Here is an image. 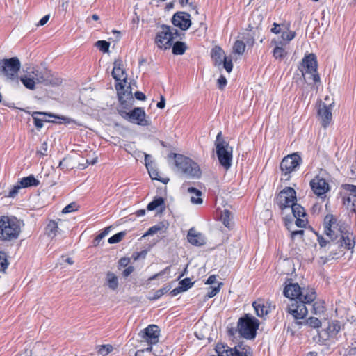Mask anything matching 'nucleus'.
<instances>
[{"mask_svg": "<svg viewBox=\"0 0 356 356\" xmlns=\"http://www.w3.org/2000/svg\"><path fill=\"white\" fill-rule=\"evenodd\" d=\"M23 223L12 216H0V238L3 241L17 239L21 232Z\"/></svg>", "mask_w": 356, "mask_h": 356, "instance_id": "1", "label": "nucleus"}, {"mask_svg": "<svg viewBox=\"0 0 356 356\" xmlns=\"http://www.w3.org/2000/svg\"><path fill=\"white\" fill-rule=\"evenodd\" d=\"M159 336L160 329L154 324L149 325L138 333L140 343H146L147 344V347L145 348L146 352H152L156 356L162 355V351L159 350L158 345Z\"/></svg>", "mask_w": 356, "mask_h": 356, "instance_id": "2", "label": "nucleus"}, {"mask_svg": "<svg viewBox=\"0 0 356 356\" xmlns=\"http://www.w3.org/2000/svg\"><path fill=\"white\" fill-rule=\"evenodd\" d=\"M175 165L177 170L192 179H199L202 171L199 165L191 159L182 154H175Z\"/></svg>", "mask_w": 356, "mask_h": 356, "instance_id": "3", "label": "nucleus"}, {"mask_svg": "<svg viewBox=\"0 0 356 356\" xmlns=\"http://www.w3.org/2000/svg\"><path fill=\"white\" fill-rule=\"evenodd\" d=\"M178 36L179 32L177 29L170 26L162 24L157 27L154 44L158 49L165 51L172 47L173 40Z\"/></svg>", "mask_w": 356, "mask_h": 356, "instance_id": "4", "label": "nucleus"}, {"mask_svg": "<svg viewBox=\"0 0 356 356\" xmlns=\"http://www.w3.org/2000/svg\"><path fill=\"white\" fill-rule=\"evenodd\" d=\"M215 145L220 165L225 170H229L232 166L233 149L221 138V132L218 134Z\"/></svg>", "mask_w": 356, "mask_h": 356, "instance_id": "5", "label": "nucleus"}, {"mask_svg": "<svg viewBox=\"0 0 356 356\" xmlns=\"http://www.w3.org/2000/svg\"><path fill=\"white\" fill-rule=\"evenodd\" d=\"M259 321L249 314H245L238 321V330L239 334L247 339H252L256 337L259 328Z\"/></svg>", "mask_w": 356, "mask_h": 356, "instance_id": "6", "label": "nucleus"}, {"mask_svg": "<svg viewBox=\"0 0 356 356\" xmlns=\"http://www.w3.org/2000/svg\"><path fill=\"white\" fill-rule=\"evenodd\" d=\"M21 63L17 57L0 60V75L6 77L9 81L17 80V73L20 70Z\"/></svg>", "mask_w": 356, "mask_h": 356, "instance_id": "7", "label": "nucleus"}, {"mask_svg": "<svg viewBox=\"0 0 356 356\" xmlns=\"http://www.w3.org/2000/svg\"><path fill=\"white\" fill-rule=\"evenodd\" d=\"M302 75L306 79H311L314 83L320 81L319 75L317 72L318 63L316 57L314 54H309L305 56L302 62Z\"/></svg>", "mask_w": 356, "mask_h": 356, "instance_id": "8", "label": "nucleus"}, {"mask_svg": "<svg viewBox=\"0 0 356 356\" xmlns=\"http://www.w3.org/2000/svg\"><path fill=\"white\" fill-rule=\"evenodd\" d=\"M118 113L124 120L140 126H149V120L146 119V113L143 108L137 107L130 111L118 110Z\"/></svg>", "mask_w": 356, "mask_h": 356, "instance_id": "9", "label": "nucleus"}, {"mask_svg": "<svg viewBox=\"0 0 356 356\" xmlns=\"http://www.w3.org/2000/svg\"><path fill=\"white\" fill-rule=\"evenodd\" d=\"M325 224V233L332 240L339 237V234L342 233L347 228V225L344 224L339 225L337 222V219L332 215H327L324 219Z\"/></svg>", "mask_w": 356, "mask_h": 356, "instance_id": "10", "label": "nucleus"}, {"mask_svg": "<svg viewBox=\"0 0 356 356\" xmlns=\"http://www.w3.org/2000/svg\"><path fill=\"white\" fill-rule=\"evenodd\" d=\"M302 159L297 153L288 155L282 159L280 170L283 175L288 176L286 179H289V175L299 168Z\"/></svg>", "mask_w": 356, "mask_h": 356, "instance_id": "11", "label": "nucleus"}, {"mask_svg": "<svg viewBox=\"0 0 356 356\" xmlns=\"http://www.w3.org/2000/svg\"><path fill=\"white\" fill-rule=\"evenodd\" d=\"M26 73L31 75L30 77L35 81L37 83H42L44 85L53 84L52 76L50 72L47 70H40L34 66H30L26 68Z\"/></svg>", "mask_w": 356, "mask_h": 356, "instance_id": "12", "label": "nucleus"}, {"mask_svg": "<svg viewBox=\"0 0 356 356\" xmlns=\"http://www.w3.org/2000/svg\"><path fill=\"white\" fill-rule=\"evenodd\" d=\"M296 201V191L291 187H286L283 189L280 192L277 197V204L281 210L290 208Z\"/></svg>", "mask_w": 356, "mask_h": 356, "instance_id": "13", "label": "nucleus"}, {"mask_svg": "<svg viewBox=\"0 0 356 356\" xmlns=\"http://www.w3.org/2000/svg\"><path fill=\"white\" fill-rule=\"evenodd\" d=\"M286 310L293 316L296 323L297 321H302L301 320L304 319L308 314V309L304 302L298 300H291Z\"/></svg>", "mask_w": 356, "mask_h": 356, "instance_id": "14", "label": "nucleus"}, {"mask_svg": "<svg viewBox=\"0 0 356 356\" xmlns=\"http://www.w3.org/2000/svg\"><path fill=\"white\" fill-rule=\"evenodd\" d=\"M222 348H224L223 346L219 344L216 346V352L218 354L225 353V355L222 356H253L251 348L243 343H239L234 348L226 350H221Z\"/></svg>", "mask_w": 356, "mask_h": 356, "instance_id": "15", "label": "nucleus"}, {"mask_svg": "<svg viewBox=\"0 0 356 356\" xmlns=\"http://www.w3.org/2000/svg\"><path fill=\"white\" fill-rule=\"evenodd\" d=\"M115 88L118 92L119 101L124 108L134 102L130 86H127L125 88V86L122 82H118L115 85Z\"/></svg>", "mask_w": 356, "mask_h": 356, "instance_id": "16", "label": "nucleus"}, {"mask_svg": "<svg viewBox=\"0 0 356 356\" xmlns=\"http://www.w3.org/2000/svg\"><path fill=\"white\" fill-rule=\"evenodd\" d=\"M172 23L181 30L186 31L191 25V15L186 12H177L172 17Z\"/></svg>", "mask_w": 356, "mask_h": 356, "instance_id": "17", "label": "nucleus"}, {"mask_svg": "<svg viewBox=\"0 0 356 356\" xmlns=\"http://www.w3.org/2000/svg\"><path fill=\"white\" fill-rule=\"evenodd\" d=\"M252 306L255 310L256 314L259 317L267 316L275 309V305H273L268 302H264L260 300L254 301Z\"/></svg>", "mask_w": 356, "mask_h": 356, "instance_id": "18", "label": "nucleus"}, {"mask_svg": "<svg viewBox=\"0 0 356 356\" xmlns=\"http://www.w3.org/2000/svg\"><path fill=\"white\" fill-rule=\"evenodd\" d=\"M341 240V246L347 250H353L355 245V237L353 232H350L349 227L342 231L339 236Z\"/></svg>", "mask_w": 356, "mask_h": 356, "instance_id": "19", "label": "nucleus"}, {"mask_svg": "<svg viewBox=\"0 0 356 356\" xmlns=\"http://www.w3.org/2000/svg\"><path fill=\"white\" fill-rule=\"evenodd\" d=\"M310 186L314 193L318 196L324 195L328 190V184L326 181L318 177L311 181Z\"/></svg>", "mask_w": 356, "mask_h": 356, "instance_id": "20", "label": "nucleus"}, {"mask_svg": "<svg viewBox=\"0 0 356 356\" xmlns=\"http://www.w3.org/2000/svg\"><path fill=\"white\" fill-rule=\"evenodd\" d=\"M330 106H327L325 104H321L318 111V116L321 120L322 126L327 127L330 123L332 118Z\"/></svg>", "mask_w": 356, "mask_h": 356, "instance_id": "21", "label": "nucleus"}, {"mask_svg": "<svg viewBox=\"0 0 356 356\" xmlns=\"http://www.w3.org/2000/svg\"><path fill=\"white\" fill-rule=\"evenodd\" d=\"M63 222L64 221L60 219H58V221L50 220L45 228L47 235L49 238H54L58 234L63 233V232L61 230L60 227L62 226Z\"/></svg>", "mask_w": 356, "mask_h": 356, "instance_id": "22", "label": "nucleus"}, {"mask_svg": "<svg viewBox=\"0 0 356 356\" xmlns=\"http://www.w3.org/2000/svg\"><path fill=\"white\" fill-rule=\"evenodd\" d=\"M188 241L195 246H202L206 243L204 235L197 232L193 228L189 229L187 234Z\"/></svg>", "mask_w": 356, "mask_h": 356, "instance_id": "23", "label": "nucleus"}, {"mask_svg": "<svg viewBox=\"0 0 356 356\" xmlns=\"http://www.w3.org/2000/svg\"><path fill=\"white\" fill-rule=\"evenodd\" d=\"M114 67L112 71V76L113 79L118 82L124 81L126 83L127 81V74L125 71L122 69V60H115L114 61Z\"/></svg>", "mask_w": 356, "mask_h": 356, "instance_id": "24", "label": "nucleus"}, {"mask_svg": "<svg viewBox=\"0 0 356 356\" xmlns=\"http://www.w3.org/2000/svg\"><path fill=\"white\" fill-rule=\"evenodd\" d=\"M301 289L300 286L295 284H289L284 289V295L290 298L291 300H298L299 296L301 295Z\"/></svg>", "mask_w": 356, "mask_h": 356, "instance_id": "25", "label": "nucleus"}, {"mask_svg": "<svg viewBox=\"0 0 356 356\" xmlns=\"http://www.w3.org/2000/svg\"><path fill=\"white\" fill-rule=\"evenodd\" d=\"M212 60L216 66H220L226 58L224 51L219 46H215L211 52Z\"/></svg>", "mask_w": 356, "mask_h": 356, "instance_id": "26", "label": "nucleus"}, {"mask_svg": "<svg viewBox=\"0 0 356 356\" xmlns=\"http://www.w3.org/2000/svg\"><path fill=\"white\" fill-rule=\"evenodd\" d=\"M316 298V292L313 289H303L301 291V295L299 296L298 301L304 302V305L309 304Z\"/></svg>", "mask_w": 356, "mask_h": 356, "instance_id": "27", "label": "nucleus"}, {"mask_svg": "<svg viewBox=\"0 0 356 356\" xmlns=\"http://www.w3.org/2000/svg\"><path fill=\"white\" fill-rule=\"evenodd\" d=\"M49 115L52 114L39 111L33 112L31 116L34 120V125L38 129H40L43 127V122H49L46 119V116H49Z\"/></svg>", "mask_w": 356, "mask_h": 356, "instance_id": "28", "label": "nucleus"}, {"mask_svg": "<svg viewBox=\"0 0 356 356\" xmlns=\"http://www.w3.org/2000/svg\"><path fill=\"white\" fill-rule=\"evenodd\" d=\"M296 325L301 327L302 325H308L310 327L317 329L321 327V321L316 317H309L304 321H297Z\"/></svg>", "mask_w": 356, "mask_h": 356, "instance_id": "29", "label": "nucleus"}, {"mask_svg": "<svg viewBox=\"0 0 356 356\" xmlns=\"http://www.w3.org/2000/svg\"><path fill=\"white\" fill-rule=\"evenodd\" d=\"M187 191L192 195L191 197V202L194 204H201L203 202V200L201 197L202 193L201 191L194 188L189 187Z\"/></svg>", "mask_w": 356, "mask_h": 356, "instance_id": "30", "label": "nucleus"}, {"mask_svg": "<svg viewBox=\"0 0 356 356\" xmlns=\"http://www.w3.org/2000/svg\"><path fill=\"white\" fill-rule=\"evenodd\" d=\"M20 185L24 188H28L31 186H37L39 185L40 181L35 178L33 175L28 177H23L19 180Z\"/></svg>", "mask_w": 356, "mask_h": 356, "instance_id": "31", "label": "nucleus"}, {"mask_svg": "<svg viewBox=\"0 0 356 356\" xmlns=\"http://www.w3.org/2000/svg\"><path fill=\"white\" fill-rule=\"evenodd\" d=\"M106 282L109 289L115 290L118 286V277L111 272H108L106 274Z\"/></svg>", "mask_w": 356, "mask_h": 356, "instance_id": "32", "label": "nucleus"}, {"mask_svg": "<svg viewBox=\"0 0 356 356\" xmlns=\"http://www.w3.org/2000/svg\"><path fill=\"white\" fill-rule=\"evenodd\" d=\"M149 175L152 179L158 180L163 184H167L169 181L168 178H161L159 176V172L156 168H154V165L147 168Z\"/></svg>", "mask_w": 356, "mask_h": 356, "instance_id": "33", "label": "nucleus"}, {"mask_svg": "<svg viewBox=\"0 0 356 356\" xmlns=\"http://www.w3.org/2000/svg\"><path fill=\"white\" fill-rule=\"evenodd\" d=\"M172 46V54L175 55H183L187 49L186 43L180 41L175 42L174 44Z\"/></svg>", "mask_w": 356, "mask_h": 356, "instance_id": "34", "label": "nucleus"}, {"mask_svg": "<svg viewBox=\"0 0 356 356\" xmlns=\"http://www.w3.org/2000/svg\"><path fill=\"white\" fill-rule=\"evenodd\" d=\"M28 73H26L24 76L20 77V81L23 85L29 90H34L37 82L30 77Z\"/></svg>", "mask_w": 356, "mask_h": 356, "instance_id": "35", "label": "nucleus"}, {"mask_svg": "<svg viewBox=\"0 0 356 356\" xmlns=\"http://www.w3.org/2000/svg\"><path fill=\"white\" fill-rule=\"evenodd\" d=\"M220 218L223 225L226 227L230 229L232 225V215L231 212L227 209H225L221 213Z\"/></svg>", "mask_w": 356, "mask_h": 356, "instance_id": "36", "label": "nucleus"}, {"mask_svg": "<svg viewBox=\"0 0 356 356\" xmlns=\"http://www.w3.org/2000/svg\"><path fill=\"white\" fill-rule=\"evenodd\" d=\"M290 208L295 218H305L306 216L305 209L301 205L295 202Z\"/></svg>", "mask_w": 356, "mask_h": 356, "instance_id": "37", "label": "nucleus"}, {"mask_svg": "<svg viewBox=\"0 0 356 356\" xmlns=\"http://www.w3.org/2000/svg\"><path fill=\"white\" fill-rule=\"evenodd\" d=\"M164 205V199L161 197L154 198L147 204V209L149 211H154L159 207Z\"/></svg>", "mask_w": 356, "mask_h": 356, "instance_id": "38", "label": "nucleus"}, {"mask_svg": "<svg viewBox=\"0 0 356 356\" xmlns=\"http://www.w3.org/2000/svg\"><path fill=\"white\" fill-rule=\"evenodd\" d=\"M273 55L275 59L282 60L286 55V51L282 46L277 45L273 49Z\"/></svg>", "mask_w": 356, "mask_h": 356, "instance_id": "39", "label": "nucleus"}, {"mask_svg": "<svg viewBox=\"0 0 356 356\" xmlns=\"http://www.w3.org/2000/svg\"><path fill=\"white\" fill-rule=\"evenodd\" d=\"M344 204L350 207V209L356 213V195H349L346 199L344 200Z\"/></svg>", "mask_w": 356, "mask_h": 356, "instance_id": "40", "label": "nucleus"}, {"mask_svg": "<svg viewBox=\"0 0 356 356\" xmlns=\"http://www.w3.org/2000/svg\"><path fill=\"white\" fill-rule=\"evenodd\" d=\"M170 289V286H165L162 287L161 289L156 290L152 298H150V300H155L160 298L162 296L165 294Z\"/></svg>", "mask_w": 356, "mask_h": 356, "instance_id": "41", "label": "nucleus"}, {"mask_svg": "<svg viewBox=\"0 0 356 356\" xmlns=\"http://www.w3.org/2000/svg\"><path fill=\"white\" fill-rule=\"evenodd\" d=\"M245 49V44L243 42L237 40L233 47V51L235 54L238 55H241L244 53Z\"/></svg>", "mask_w": 356, "mask_h": 356, "instance_id": "42", "label": "nucleus"}, {"mask_svg": "<svg viewBox=\"0 0 356 356\" xmlns=\"http://www.w3.org/2000/svg\"><path fill=\"white\" fill-rule=\"evenodd\" d=\"M113 350V348L111 345L107 344V345H101L98 346V353L102 356H106L108 354H109L112 350Z\"/></svg>", "mask_w": 356, "mask_h": 356, "instance_id": "43", "label": "nucleus"}, {"mask_svg": "<svg viewBox=\"0 0 356 356\" xmlns=\"http://www.w3.org/2000/svg\"><path fill=\"white\" fill-rule=\"evenodd\" d=\"M8 265L9 263L6 254L4 252H0V271L5 272Z\"/></svg>", "mask_w": 356, "mask_h": 356, "instance_id": "44", "label": "nucleus"}, {"mask_svg": "<svg viewBox=\"0 0 356 356\" xmlns=\"http://www.w3.org/2000/svg\"><path fill=\"white\" fill-rule=\"evenodd\" d=\"M124 236H125L124 232H118V233L114 234L113 236H112L111 237H110L108 240V242L110 244H114V243H119L120 241H121L122 240V238H124Z\"/></svg>", "mask_w": 356, "mask_h": 356, "instance_id": "45", "label": "nucleus"}, {"mask_svg": "<svg viewBox=\"0 0 356 356\" xmlns=\"http://www.w3.org/2000/svg\"><path fill=\"white\" fill-rule=\"evenodd\" d=\"M22 188H23V187L20 185V182L19 181L16 183V184L12 186L7 196L8 197H15L18 194L19 190Z\"/></svg>", "mask_w": 356, "mask_h": 356, "instance_id": "46", "label": "nucleus"}, {"mask_svg": "<svg viewBox=\"0 0 356 356\" xmlns=\"http://www.w3.org/2000/svg\"><path fill=\"white\" fill-rule=\"evenodd\" d=\"M221 285H222V283L220 282L218 284V286H216L209 287L207 294L206 296V298H211L214 297L217 293H219Z\"/></svg>", "mask_w": 356, "mask_h": 356, "instance_id": "47", "label": "nucleus"}, {"mask_svg": "<svg viewBox=\"0 0 356 356\" xmlns=\"http://www.w3.org/2000/svg\"><path fill=\"white\" fill-rule=\"evenodd\" d=\"M95 46L102 52L108 51L110 43L106 40H99L95 43Z\"/></svg>", "mask_w": 356, "mask_h": 356, "instance_id": "48", "label": "nucleus"}, {"mask_svg": "<svg viewBox=\"0 0 356 356\" xmlns=\"http://www.w3.org/2000/svg\"><path fill=\"white\" fill-rule=\"evenodd\" d=\"M179 285L181 286L182 291H186L193 285V282L190 278H185L179 282Z\"/></svg>", "mask_w": 356, "mask_h": 356, "instance_id": "49", "label": "nucleus"}, {"mask_svg": "<svg viewBox=\"0 0 356 356\" xmlns=\"http://www.w3.org/2000/svg\"><path fill=\"white\" fill-rule=\"evenodd\" d=\"M324 305L323 302H316L313 304V311L312 312L316 314H321L324 312Z\"/></svg>", "mask_w": 356, "mask_h": 356, "instance_id": "50", "label": "nucleus"}, {"mask_svg": "<svg viewBox=\"0 0 356 356\" xmlns=\"http://www.w3.org/2000/svg\"><path fill=\"white\" fill-rule=\"evenodd\" d=\"M163 226L160 224L151 227L144 234L143 237L147 236H152V235L156 234L159 231H160L163 228Z\"/></svg>", "mask_w": 356, "mask_h": 356, "instance_id": "51", "label": "nucleus"}, {"mask_svg": "<svg viewBox=\"0 0 356 356\" xmlns=\"http://www.w3.org/2000/svg\"><path fill=\"white\" fill-rule=\"evenodd\" d=\"M49 116L61 120L62 122H60V123H63V124H70L72 123L76 124V122L74 120L67 118V117L58 116V115H49Z\"/></svg>", "mask_w": 356, "mask_h": 356, "instance_id": "52", "label": "nucleus"}, {"mask_svg": "<svg viewBox=\"0 0 356 356\" xmlns=\"http://www.w3.org/2000/svg\"><path fill=\"white\" fill-rule=\"evenodd\" d=\"M223 67L225 69V70L229 73L232 72L233 69V63L232 61V59L228 58L227 57L225 58V59L222 60Z\"/></svg>", "mask_w": 356, "mask_h": 356, "instance_id": "53", "label": "nucleus"}, {"mask_svg": "<svg viewBox=\"0 0 356 356\" xmlns=\"http://www.w3.org/2000/svg\"><path fill=\"white\" fill-rule=\"evenodd\" d=\"M170 267L168 266L165 269L161 270V272H159L158 273H156L155 275H154L151 276L150 277H149L148 280L149 281H152L154 280H156L157 277H159L163 276V275H164L165 274L170 273Z\"/></svg>", "mask_w": 356, "mask_h": 356, "instance_id": "54", "label": "nucleus"}, {"mask_svg": "<svg viewBox=\"0 0 356 356\" xmlns=\"http://www.w3.org/2000/svg\"><path fill=\"white\" fill-rule=\"evenodd\" d=\"M295 35H296V33L293 31H285L282 33V38L284 41L289 42L294 38Z\"/></svg>", "mask_w": 356, "mask_h": 356, "instance_id": "55", "label": "nucleus"}, {"mask_svg": "<svg viewBox=\"0 0 356 356\" xmlns=\"http://www.w3.org/2000/svg\"><path fill=\"white\" fill-rule=\"evenodd\" d=\"M296 225L297 227H300V228H303V227H306L307 220L305 217V218L296 217Z\"/></svg>", "mask_w": 356, "mask_h": 356, "instance_id": "56", "label": "nucleus"}, {"mask_svg": "<svg viewBox=\"0 0 356 356\" xmlns=\"http://www.w3.org/2000/svg\"><path fill=\"white\" fill-rule=\"evenodd\" d=\"M47 143L44 141L42 143L40 149L37 151V153L41 156H46L47 154Z\"/></svg>", "mask_w": 356, "mask_h": 356, "instance_id": "57", "label": "nucleus"}, {"mask_svg": "<svg viewBox=\"0 0 356 356\" xmlns=\"http://www.w3.org/2000/svg\"><path fill=\"white\" fill-rule=\"evenodd\" d=\"M75 210H76L75 203H70L63 209L62 213H70Z\"/></svg>", "mask_w": 356, "mask_h": 356, "instance_id": "58", "label": "nucleus"}, {"mask_svg": "<svg viewBox=\"0 0 356 356\" xmlns=\"http://www.w3.org/2000/svg\"><path fill=\"white\" fill-rule=\"evenodd\" d=\"M226 85L227 79L224 76L221 75L218 79V86L220 90H222Z\"/></svg>", "mask_w": 356, "mask_h": 356, "instance_id": "59", "label": "nucleus"}, {"mask_svg": "<svg viewBox=\"0 0 356 356\" xmlns=\"http://www.w3.org/2000/svg\"><path fill=\"white\" fill-rule=\"evenodd\" d=\"M304 234V231L300 230H294L291 232V237L292 239H295L296 237L299 236L300 238H302Z\"/></svg>", "mask_w": 356, "mask_h": 356, "instance_id": "60", "label": "nucleus"}, {"mask_svg": "<svg viewBox=\"0 0 356 356\" xmlns=\"http://www.w3.org/2000/svg\"><path fill=\"white\" fill-rule=\"evenodd\" d=\"M145 163L146 168H149V166H152L154 165L153 162L151 161V156L149 154H145Z\"/></svg>", "mask_w": 356, "mask_h": 356, "instance_id": "61", "label": "nucleus"}, {"mask_svg": "<svg viewBox=\"0 0 356 356\" xmlns=\"http://www.w3.org/2000/svg\"><path fill=\"white\" fill-rule=\"evenodd\" d=\"M346 189L351 193L350 195H356V186L348 184L346 186Z\"/></svg>", "mask_w": 356, "mask_h": 356, "instance_id": "62", "label": "nucleus"}, {"mask_svg": "<svg viewBox=\"0 0 356 356\" xmlns=\"http://www.w3.org/2000/svg\"><path fill=\"white\" fill-rule=\"evenodd\" d=\"M129 261H130V260L129 258H127V257L121 258L119 261V266L120 267H126L128 266Z\"/></svg>", "mask_w": 356, "mask_h": 356, "instance_id": "63", "label": "nucleus"}, {"mask_svg": "<svg viewBox=\"0 0 356 356\" xmlns=\"http://www.w3.org/2000/svg\"><path fill=\"white\" fill-rule=\"evenodd\" d=\"M49 15H47L45 16H44L39 22L37 24V26H44V24H47V22L49 21Z\"/></svg>", "mask_w": 356, "mask_h": 356, "instance_id": "64", "label": "nucleus"}]
</instances>
